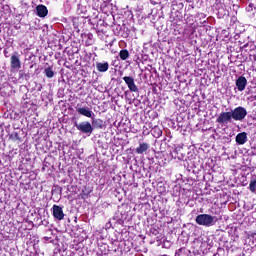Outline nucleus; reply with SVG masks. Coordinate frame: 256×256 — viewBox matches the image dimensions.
Segmentation results:
<instances>
[{"label":"nucleus","mask_w":256,"mask_h":256,"mask_svg":"<svg viewBox=\"0 0 256 256\" xmlns=\"http://www.w3.org/2000/svg\"><path fill=\"white\" fill-rule=\"evenodd\" d=\"M254 61H256V56L254 57Z\"/></svg>","instance_id":"nucleus-19"},{"label":"nucleus","mask_w":256,"mask_h":256,"mask_svg":"<svg viewBox=\"0 0 256 256\" xmlns=\"http://www.w3.org/2000/svg\"><path fill=\"white\" fill-rule=\"evenodd\" d=\"M44 73H45L46 77H48V79H52V77H55V72L53 71V69L51 67L45 68Z\"/></svg>","instance_id":"nucleus-15"},{"label":"nucleus","mask_w":256,"mask_h":256,"mask_svg":"<svg viewBox=\"0 0 256 256\" xmlns=\"http://www.w3.org/2000/svg\"><path fill=\"white\" fill-rule=\"evenodd\" d=\"M247 141H248L247 132L238 133L236 135L237 145H245V143H247Z\"/></svg>","instance_id":"nucleus-10"},{"label":"nucleus","mask_w":256,"mask_h":256,"mask_svg":"<svg viewBox=\"0 0 256 256\" xmlns=\"http://www.w3.org/2000/svg\"><path fill=\"white\" fill-rule=\"evenodd\" d=\"M36 13L38 15V17H47L49 10L47 9V7L43 4H40L36 7Z\"/></svg>","instance_id":"nucleus-9"},{"label":"nucleus","mask_w":256,"mask_h":256,"mask_svg":"<svg viewBox=\"0 0 256 256\" xmlns=\"http://www.w3.org/2000/svg\"><path fill=\"white\" fill-rule=\"evenodd\" d=\"M123 81L126 83L128 89L132 92V93H138L139 92V88L137 87V85L135 84V79L131 76H125L123 77Z\"/></svg>","instance_id":"nucleus-6"},{"label":"nucleus","mask_w":256,"mask_h":256,"mask_svg":"<svg viewBox=\"0 0 256 256\" xmlns=\"http://www.w3.org/2000/svg\"><path fill=\"white\" fill-rule=\"evenodd\" d=\"M119 57L122 61H127L129 59V50L124 49L119 52Z\"/></svg>","instance_id":"nucleus-14"},{"label":"nucleus","mask_w":256,"mask_h":256,"mask_svg":"<svg viewBox=\"0 0 256 256\" xmlns=\"http://www.w3.org/2000/svg\"><path fill=\"white\" fill-rule=\"evenodd\" d=\"M249 189L251 193H255L256 191V180H251L249 184Z\"/></svg>","instance_id":"nucleus-16"},{"label":"nucleus","mask_w":256,"mask_h":256,"mask_svg":"<svg viewBox=\"0 0 256 256\" xmlns=\"http://www.w3.org/2000/svg\"><path fill=\"white\" fill-rule=\"evenodd\" d=\"M96 69L99 71V73H106V71H109V62H97Z\"/></svg>","instance_id":"nucleus-11"},{"label":"nucleus","mask_w":256,"mask_h":256,"mask_svg":"<svg viewBox=\"0 0 256 256\" xmlns=\"http://www.w3.org/2000/svg\"><path fill=\"white\" fill-rule=\"evenodd\" d=\"M51 211L56 221H63L65 219V213L63 212V207L59 205H53Z\"/></svg>","instance_id":"nucleus-4"},{"label":"nucleus","mask_w":256,"mask_h":256,"mask_svg":"<svg viewBox=\"0 0 256 256\" xmlns=\"http://www.w3.org/2000/svg\"><path fill=\"white\" fill-rule=\"evenodd\" d=\"M76 111L77 113H79V115H83V117H88V119H93V117H95V113L92 112L91 108L89 107H79V105H77Z\"/></svg>","instance_id":"nucleus-7"},{"label":"nucleus","mask_w":256,"mask_h":256,"mask_svg":"<svg viewBox=\"0 0 256 256\" xmlns=\"http://www.w3.org/2000/svg\"><path fill=\"white\" fill-rule=\"evenodd\" d=\"M92 119V125L94 127H97L98 129H103V120L101 119H95V116H93Z\"/></svg>","instance_id":"nucleus-13"},{"label":"nucleus","mask_w":256,"mask_h":256,"mask_svg":"<svg viewBox=\"0 0 256 256\" xmlns=\"http://www.w3.org/2000/svg\"><path fill=\"white\" fill-rule=\"evenodd\" d=\"M247 115V108L243 106H237L231 111L220 113L216 119V123H219V125H229V123L232 121L243 123V121H245L247 118Z\"/></svg>","instance_id":"nucleus-1"},{"label":"nucleus","mask_w":256,"mask_h":256,"mask_svg":"<svg viewBox=\"0 0 256 256\" xmlns=\"http://www.w3.org/2000/svg\"><path fill=\"white\" fill-rule=\"evenodd\" d=\"M195 222L203 227H213L217 223V217L210 214H199L196 216Z\"/></svg>","instance_id":"nucleus-2"},{"label":"nucleus","mask_w":256,"mask_h":256,"mask_svg":"<svg viewBox=\"0 0 256 256\" xmlns=\"http://www.w3.org/2000/svg\"><path fill=\"white\" fill-rule=\"evenodd\" d=\"M149 149V145L147 143H140L139 147L136 148V153L138 155H143Z\"/></svg>","instance_id":"nucleus-12"},{"label":"nucleus","mask_w":256,"mask_h":256,"mask_svg":"<svg viewBox=\"0 0 256 256\" xmlns=\"http://www.w3.org/2000/svg\"><path fill=\"white\" fill-rule=\"evenodd\" d=\"M75 127L78 131H81V133H85L86 135H91L93 133V125H91V122L83 121L81 123L75 122Z\"/></svg>","instance_id":"nucleus-3"},{"label":"nucleus","mask_w":256,"mask_h":256,"mask_svg":"<svg viewBox=\"0 0 256 256\" xmlns=\"http://www.w3.org/2000/svg\"><path fill=\"white\" fill-rule=\"evenodd\" d=\"M252 239H255V240H256V233H253V234H252Z\"/></svg>","instance_id":"nucleus-17"},{"label":"nucleus","mask_w":256,"mask_h":256,"mask_svg":"<svg viewBox=\"0 0 256 256\" xmlns=\"http://www.w3.org/2000/svg\"><path fill=\"white\" fill-rule=\"evenodd\" d=\"M236 87L238 91H245V87H247V78H245V76H239L236 80Z\"/></svg>","instance_id":"nucleus-8"},{"label":"nucleus","mask_w":256,"mask_h":256,"mask_svg":"<svg viewBox=\"0 0 256 256\" xmlns=\"http://www.w3.org/2000/svg\"><path fill=\"white\" fill-rule=\"evenodd\" d=\"M10 67L12 71H19L21 69V60L19 59V54L15 52L10 58Z\"/></svg>","instance_id":"nucleus-5"},{"label":"nucleus","mask_w":256,"mask_h":256,"mask_svg":"<svg viewBox=\"0 0 256 256\" xmlns=\"http://www.w3.org/2000/svg\"><path fill=\"white\" fill-rule=\"evenodd\" d=\"M44 239H45L46 241H49V237H45Z\"/></svg>","instance_id":"nucleus-18"}]
</instances>
